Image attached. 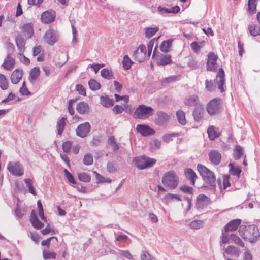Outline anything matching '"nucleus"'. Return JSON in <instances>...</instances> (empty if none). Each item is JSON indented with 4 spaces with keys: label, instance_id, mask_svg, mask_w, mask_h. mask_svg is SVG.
Listing matches in <instances>:
<instances>
[{
    "label": "nucleus",
    "instance_id": "obj_1",
    "mask_svg": "<svg viewBox=\"0 0 260 260\" xmlns=\"http://www.w3.org/2000/svg\"><path fill=\"white\" fill-rule=\"evenodd\" d=\"M239 232L241 236L244 240H247L250 243H255L260 236L258 228L254 225H242L240 227Z\"/></svg>",
    "mask_w": 260,
    "mask_h": 260
},
{
    "label": "nucleus",
    "instance_id": "obj_2",
    "mask_svg": "<svg viewBox=\"0 0 260 260\" xmlns=\"http://www.w3.org/2000/svg\"><path fill=\"white\" fill-rule=\"evenodd\" d=\"M162 182L164 185L171 189L175 188L179 183V179L174 172L171 171L165 173L162 177Z\"/></svg>",
    "mask_w": 260,
    "mask_h": 260
},
{
    "label": "nucleus",
    "instance_id": "obj_3",
    "mask_svg": "<svg viewBox=\"0 0 260 260\" xmlns=\"http://www.w3.org/2000/svg\"><path fill=\"white\" fill-rule=\"evenodd\" d=\"M197 170L206 183L210 184L212 186H214L216 178L213 172L200 164L197 166Z\"/></svg>",
    "mask_w": 260,
    "mask_h": 260
},
{
    "label": "nucleus",
    "instance_id": "obj_4",
    "mask_svg": "<svg viewBox=\"0 0 260 260\" xmlns=\"http://www.w3.org/2000/svg\"><path fill=\"white\" fill-rule=\"evenodd\" d=\"M133 163L140 170L149 168L156 162V159L146 156L135 157L133 159Z\"/></svg>",
    "mask_w": 260,
    "mask_h": 260
},
{
    "label": "nucleus",
    "instance_id": "obj_5",
    "mask_svg": "<svg viewBox=\"0 0 260 260\" xmlns=\"http://www.w3.org/2000/svg\"><path fill=\"white\" fill-rule=\"evenodd\" d=\"M153 109L144 105H139L135 110L134 117L135 118L145 119L151 116L153 113Z\"/></svg>",
    "mask_w": 260,
    "mask_h": 260
},
{
    "label": "nucleus",
    "instance_id": "obj_6",
    "mask_svg": "<svg viewBox=\"0 0 260 260\" xmlns=\"http://www.w3.org/2000/svg\"><path fill=\"white\" fill-rule=\"evenodd\" d=\"M221 107V100L219 98L211 100L207 105V110L211 115H214L220 112Z\"/></svg>",
    "mask_w": 260,
    "mask_h": 260
},
{
    "label": "nucleus",
    "instance_id": "obj_7",
    "mask_svg": "<svg viewBox=\"0 0 260 260\" xmlns=\"http://www.w3.org/2000/svg\"><path fill=\"white\" fill-rule=\"evenodd\" d=\"M7 169L11 174L14 176H21L24 174L23 168L18 161L9 162Z\"/></svg>",
    "mask_w": 260,
    "mask_h": 260
},
{
    "label": "nucleus",
    "instance_id": "obj_8",
    "mask_svg": "<svg viewBox=\"0 0 260 260\" xmlns=\"http://www.w3.org/2000/svg\"><path fill=\"white\" fill-rule=\"evenodd\" d=\"M156 46L155 47L152 54V58L156 60V63L159 66L170 64L172 63L171 56L170 55L156 54Z\"/></svg>",
    "mask_w": 260,
    "mask_h": 260
},
{
    "label": "nucleus",
    "instance_id": "obj_9",
    "mask_svg": "<svg viewBox=\"0 0 260 260\" xmlns=\"http://www.w3.org/2000/svg\"><path fill=\"white\" fill-rule=\"evenodd\" d=\"M45 43L50 46L53 45L58 40V35L56 31L50 29L46 31L43 37Z\"/></svg>",
    "mask_w": 260,
    "mask_h": 260
},
{
    "label": "nucleus",
    "instance_id": "obj_10",
    "mask_svg": "<svg viewBox=\"0 0 260 260\" xmlns=\"http://www.w3.org/2000/svg\"><path fill=\"white\" fill-rule=\"evenodd\" d=\"M146 55V48L144 45H140L133 54L135 60L139 62L144 61Z\"/></svg>",
    "mask_w": 260,
    "mask_h": 260
},
{
    "label": "nucleus",
    "instance_id": "obj_11",
    "mask_svg": "<svg viewBox=\"0 0 260 260\" xmlns=\"http://www.w3.org/2000/svg\"><path fill=\"white\" fill-rule=\"evenodd\" d=\"M90 129V123L88 122H85L78 126L76 130V134L80 137L84 138L89 133Z\"/></svg>",
    "mask_w": 260,
    "mask_h": 260
},
{
    "label": "nucleus",
    "instance_id": "obj_12",
    "mask_svg": "<svg viewBox=\"0 0 260 260\" xmlns=\"http://www.w3.org/2000/svg\"><path fill=\"white\" fill-rule=\"evenodd\" d=\"M208 60L207 62V69L208 71H214L217 68L216 61L217 56L213 53L210 52L208 55Z\"/></svg>",
    "mask_w": 260,
    "mask_h": 260
},
{
    "label": "nucleus",
    "instance_id": "obj_13",
    "mask_svg": "<svg viewBox=\"0 0 260 260\" xmlns=\"http://www.w3.org/2000/svg\"><path fill=\"white\" fill-rule=\"evenodd\" d=\"M56 13L53 10H47L44 12L41 16V20L44 23H49L53 22L55 18Z\"/></svg>",
    "mask_w": 260,
    "mask_h": 260
},
{
    "label": "nucleus",
    "instance_id": "obj_14",
    "mask_svg": "<svg viewBox=\"0 0 260 260\" xmlns=\"http://www.w3.org/2000/svg\"><path fill=\"white\" fill-rule=\"evenodd\" d=\"M15 64L14 56L11 54H8L4 59L2 67L6 70L11 71L13 69Z\"/></svg>",
    "mask_w": 260,
    "mask_h": 260
},
{
    "label": "nucleus",
    "instance_id": "obj_15",
    "mask_svg": "<svg viewBox=\"0 0 260 260\" xmlns=\"http://www.w3.org/2000/svg\"><path fill=\"white\" fill-rule=\"evenodd\" d=\"M23 71L21 69H15L11 74L10 80L12 84H17L22 79L23 75Z\"/></svg>",
    "mask_w": 260,
    "mask_h": 260
},
{
    "label": "nucleus",
    "instance_id": "obj_16",
    "mask_svg": "<svg viewBox=\"0 0 260 260\" xmlns=\"http://www.w3.org/2000/svg\"><path fill=\"white\" fill-rule=\"evenodd\" d=\"M224 72L222 68H220L216 75V82L218 89L221 93L224 91L223 85L225 83Z\"/></svg>",
    "mask_w": 260,
    "mask_h": 260
},
{
    "label": "nucleus",
    "instance_id": "obj_17",
    "mask_svg": "<svg viewBox=\"0 0 260 260\" xmlns=\"http://www.w3.org/2000/svg\"><path fill=\"white\" fill-rule=\"evenodd\" d=\"M136 130L143 136L153 135L155 133V131L150 126L144 124H138L137 126Z\"/></svg>",
    "mask_w": 260,
    "mask_h": 260
},
{
    "label": "nucleus",
    "instance_id": "obj_18",
    "mask_svg": "<svg viewBox=\"0 0 260 260\" xmlns=\"http://www.w3.org/2000/svg\"><path fill=\"white\" fill-rule=\"evenodd\" d=\"M209 203V199L207 196L201 194H199L196 200V206L197 208L202 209L207 206Z\"/></svg>",
    "mask_w": 260,
    "mask_h": 260
},
{
    "label": "nucleus",
    "instance_id": "obj_19",
    "mask_svg": "<svg viewBox=\"0 0 260 260\" xmlns=\"http://www.w3.org/2000/svg\"><path fill=\"white\" fill-rule=\"evenodd\" d=\"M209 160L210 162L215 165H218L221 160V154L216 150H211L209 153Z\"/></svg>",
    "mask_w": 260,
    "mask_h": 260
},
{
    "label": "nucleus",
    "instance_id": "obj_20",
    "mask_svg": "<svg viewBox=\"0 0 260 260\" xmlns=\"http://www.w3.org/2000/svg\"><path fill=\"white\" fill-rule=\"evenodd\" d=\"M30 221L32 226L37 229H41L44 226V224L38 220L36 211L35 210H32L31 211Z\"/></svg>",
    "mask_w": 260,
    "mask_h": 260
},
{
    "label": "nucleus",
    "instance_id": "obj_21",
    "mask_svg": "<svg viewBox=\"0 0 260 260\" xmlns=\"http://www.w3.org/2000/svg\"><path fill=\"white\" fill-rule=\"evenodd\" d=\"M157 116L156 123L158 125H164L169 118V116L167 113L161 111L157 113Z\"/></svg>",
    "mask_w": 260,
    "mask_h": 260
},
{
    "label": "nucleus",
    "instance_id": "obj_22",
    "mask_svg": "<svg viewBox=\"0 0 260 260\" xmlns=\"http://www.w3.org/2000/svg\"><path fill=\"white\" fill-rule=\"evenodd\" d=\"M76 109L80 114H88L89 112V106L87 103L83 101L77 105Z\"/></svg>",
    "mask_w": 260,
    "mask_h": 260
},
{
    "label": "nucleus",
    "instance_id": "obj_23",
    "mask_svg": "<svg viewBox=\"0 0 260 260\" xmlns=\"http://www.w3.org/2000/svg\"><path fill=\"white\" fill-rule=\"evenodd\" d=\"M40 74V70L38 67H35L31 70L28 79L31 84H34L35 83L37 79L39 76Z\"/></svg>",
    "mask_w": 260,
    "mask_h": 260
},
{
    "label": "nucleus",
    "instance_id": "obj_24",
    "mask_svg": "<svg viewBox=\"0 0 260 260\" xmlns=\"http://www.w3.org/2000/svg\"><path fill=\"white\" fill-rule=\"evenodd\" d=\"M15 42L20 52L23 53L25 50V39L21 35H18L16 37Z\"/></svg>",
    "mask_w": 260,
    "mask_h": 260
},
{
    "label": "nucleus",
    "instance_id": "obj_25",
    "mask_svg": "<svg viewBox=\"0 0 260 260\" xmlns=\"http://www.w3.org/2000/svg\"><path fill=\"white\" fill-rule=\"evenodd\" d=\"M199 99L197 95L193 94L185 98L184 101V104L188 106H194L199 102Z\"/></svg>",
    "mask_w": 260,
    "mask_h": 260
},
{
    "label": "nucleus",
    "instance_id": "obj_26",
    "mask_svg": "<svg viewBox=\"0 0 260 260\" xmlns=\"http://www.w3.org/2000/svg\"><path fill=\"white\" fill-rule=\"evenodd\" d=\"M22 31L27 38H30L34 34L33 25L32 23H27L22 27Z\"/></svg>",
    "mask_w": 260,
    "mask_h": 260
},
{
    "label": "nucleus",
    "instance_id": "obj_27",
    "mask_svg": "<svg viewBox=\"0 0 260 260\" xmlns=\"http://www.w3.org/2000/svg\"><path fill=\"white\" fill-rule=\"evenodd\" d=\"M241 223V220L235 219L228 223L224 227L226 232L236 230Z\"/></svg>",
    "mask_w": 260,
    "mask_h": 260
},
{
    "label": "nucleus",
    "instance_id": "obj_28",
    "mask_svg": "<svg viewBox=\"0 0 260 260\" xmlns=\"http://www.w3.org/2000/svg\"><path fill=\"white\" fill-rule=\"evenodd\" d=\"M185 174L186 178L190 181L192 185L194 184L197 176L194 171L191 169H186L185 170Z\"/></svg>",
    "mask_w": 260,
    "mask_h": 260
},
{
    "label": "nucleus",
    "instance_id": "obj_29",
    "mask_svg": "<svg viewBox=\"0 0 260 260\" xmlns=\"http://www.w3.org/2000/svg\"><path fill=\"white\" fill-rule=\"evenodd\" d=\"M248 29L251 36L256 37L260 35V26L256 24L249 25Z\"/></svg>",
    "mask_w": 260,
    "mask_h": 260
},
{
    "label": "nucleus",
    "instance_id": "obj_30",
    "mask_svg": "<svg viewBox=\"0 0 260 260\" xmlns=\"http://www.w3.org/2000/svg\"><path fill=\"white\" fill-rule=\"evenodd\" d=\"M227 254L238 257L240 254V251L238 248L234 246H229L225 250Z\"/></svg>",
    "mask_w": 260,
    "mask_h": 260
},
{
    "label": "nucleus",
    "instance_id": "obj_31",
    "mask_svg": "<svg viewBox=\"0 0 260 260\" xmlns=\"http://www.w3.org/2000/svg\"><path fill=\"white\" fill-rule=\"evenodd\" d=\"M66 120L67 118L64 117H63L60 120H59L57 123L56 127L57 129V133L59 135H61L62 134L66 124Z\"/></svg>",
    "mask_w": 260,
    "mask_h": 260
},
{
    "label": "nucleus",
    "instance_id": "obj_32",
    "mask_svg": "<svg viewBox=\"0 0 260 260\" xmlns=\"http://www.w3.org/2000/svg\"><path fill=\"white\" fill-rule=\"evenodd\" d=\"M172 40L169 39L163 41L160 45V49L163 52H168L169 51L171 47Z\"/></svg>",
    "mask_w": 260,
    "mask_h": 260
},
{
    "label": "nucleus",
    "instance_id": "obj_33",
    "mask_svg": "<svg viewBox=\"0 0 260 260\" xmlns=\"http://www.w3.org/2000/svg\"><path fill=\"white\" fill-rule=\"evenodd\" d=\"M101 104L105 107H110L113 106V100L109 99L107 95L101 96L100 98Z\"/></svg>",
    "mask_w": 260,
    "mask_h": 260
},
{
    "label": "nucleus",
    "instance_id": "obj_34",
    "mask_svg": "<svg viewBox=\"0 0 260 260\" xmlns=\"http://www.w3.org/2000/svg\"><path fill=\"white\" fill-rule=\"evenodd\" d=\"M209 138L210 140H214L219 136V133L215 130V127L213 126H211L209 127L207 131Z\"/></svg>",
    "mask_w": 260,
    "mask_h": 260
},
{
    "label": "nucleus",
    "instance_id": "obj_35",
    "mask_svg": "<svg viewBox=\"0 0 260 260\" xmlns=\"http://www.w3.org/2000/svg\"><path fill=\"white\" fill-rule=\"evenodd\" d=\"M9 83L6 76L0 74V88L3 90H6L8 89Z\"/></svg>",
    "mask_w": 260,
    "mask_h": 260
},
{
    "label": "nucleus",
    "instance_id": "obj_36",
    "mask_svg": "<svg viewBox=\"0 0 260 260\" xmlns=\"http://www.w3.org/2000/svg\"><path fill=\"white\" fill-rule=\"evenodd\" d=\"M176 116L178 121L181 124L184 125L186 123L185 113L182 110H178L176 112Z\"/></svg>",
    "mask_w": 260,
    "mask_h": 260
},
{
    "label": "nucleus",
    "instance_id": "obj_37",
    "mask_svg": "<svg viewBox=\"0 0 260 260\" xmlns=\"http://www.w3.org/2000/svg\"><path fill=\"white\" fill-rule=\"evenodd\" d=\"M122 63L124 69L127 70L131 68L132 64L133 63V62L128 57V56L126 55L123 57V59Z\"/></svg>",
    "mask_w": 260,
    "mask_h": 260
},
{
    "label": "nucleus",
    "instance_id": "obj_38",
    "mask_svg": "<svg viewBox=\"0 0 260 260\" xmlns=\"http://www.w3.org/2000/svg\"><path fill=\"white\" fill-rule=\"evenodd\" d=\"M102 77L106 79L110 80L113 77V73L112 71L108 69H103L101 71Z\"/></svg>",
    "mask_w": 260,
    "mask_h": 260
},
{
    "label": "nucleus",
    "instance_id": "obj_39",
    "mask_svg": "<svg viewBox=\"0 0 260 260\" xmlns=\"http://www.w3.org/2000/svg\"><path fill=\"white\" fill-rule=\"evenodd\" d=\"M108 144L112 148L113 150L115 151L119 149V147L118 144L116 142L114 137L111 136L109 137L108 140Z\"/></svg>",
    "mask_w": 260,
    "mask_h": 260
},
{
    "label": "nucleus",
    "instance_id": "obj_40",
    "mask_svg": "<svg viewBox=\"0 0 260 260\" xmlns=\"http://www.w3.org/2000/svg\"><path fill=\"white\" fill-rule=\"evenodd\" d=\"M159 30L158 27H150L146 29L145 36L148 38L152 37Z\"/></svg>",
    "mask_w": 260,
    "mask_h": 260
},
{
    "label": "nucleus",
    "instance_id": "obj_41",
    "mask_svg": "<svg viewBox=\"0 0 260 260\" xmlns=\"http://www.w3.org/2000/svg\"><path fill=\"white\" fill-rule=\"evenodd\" d=\"M179 136V134L173 133L170 134H167L164 135L162 136V140L166 143H169L170 141H172L174 138L177 137Z\"/></svg>",
    "mask_w": 260,
    "mask_h": 260
},
{
    "label": "nucleus",
    "instance_id": "obj_42",
    "mask_svg": "<svg viewBox=\"0 0 260 260\" xmlns=\"http://www.w3.org/2000/svg\"><path fill=\"white\" fill-rule=\"evenodd\" d=\"M204 42L197 43V42H193L191 43L190 47L193 51L198 54L200 51V49L203 47Z\"/></svg>",
    "mask_w": 260,
    "mask_h": 260
},
{
    "label": "nucleus",
    "instance_id": "obj_43",
    "mask_svg": "<svg viewBox=\"0 0 260 260\" xmlns=\"http://www.w3.org/2000/svg\"><path fill=\"white\" fill-rule=\"evenodd\" d=\"M248 11L251 14H254L256 11V4L255 0H249L248 1Z\"/></svg>",
    "mask_w": 260,
    "mask_h": 260
},
{
    "label": "nucleus",
    "instance_id": "obj_44",
    "mask_svg": "<svg viewBox=\"0 0 260 260\" xmlns=\"http://www.w3.org/2000/svg\"><path fill=\"white\" fill-rule=\"evenodd\" d=\"M233 155L235 159H239L243 155V150L242 147L239 145L236 146Z\"/></svg>",
    "mask_w": 260,
    "mask_h": 260
},
{
    "label": "nucleus",
    "instance_id": "obj_45",
    "mask_svg": "<svg viewBox=\"0 0 260 260\" xmlns=\"http://www.w3.org/2000/svg\"><path fill=\"white\" fill-rule=\"evenodd\" d=\"M88 85L92 90H99L101 87L100 83L94 79L90 80L88 82Z\"/></svg>",
    "mask_w": 260,
    "mask_h": 260
},
{
    "label": "nucleus",
    "instance_id": "obj_46",
    "mask_svg": "<svg viewBox=\"0 0 260 260\" xmlns=\"http://www.w3.org/2000/svg\"><path fill=\"white\" fill-rule=\"evenodd\" d=\"M24 182L26 184V186L28 189L29 192L34 194H36L35 190L32 185V181L30 179L26 178L24 179Z\"/></svg>",
    "mask_w": 260,
    "mask_h": 260
},
{
    "label": "nucleus",
    "instance_id": "obj_47",
    "mask_svg": "<svg viewBox=\"0 0 260 260\" xmlns=\"http://www.w3.org/2000/svg\"><path fill=\"white\" fill-rule=\"evenodd\" d=\"M193 117L196 121H199L203 117V110L199 109L196 108L193 111Z\"/></svg>",
    "mask_w": 260,
    "mask_h": 260
},
{
    "label": "nucleus",
    "instance_id": "obj_48",
    "mask_svg": "<svg viewBox=\"0 0 260 260\" xmlns=\"http://www.w3.org/2000/svg\"><path fill=\"white\" fill-rule=\"evenodd\" d=\"M231 239L237 245L241 247H244V244L242 241L241 239L235 234H231L230 236Z\"/></svg>",
    "mask_w": 260,
    "mask_h": 260
},
{
    "label": "nucleus",
    "instance_id": "obj_49",
    "mask_svg": "<svg viewBox=\"0 0 260 260\" xmlns=\"http://www.w3.org/2000/svg\"><path fill=\"white\" fill-rule=\"evenodd\" d=\"M19 92L22 95L28 96L31 94V92L28 90L26 87V83L25 81L22 83V86L19 89Z\"/></svg>",
    "mask_w": 260,
    "mask_h": 260
},
{
    "label": "nucleus",
    "instance_id": "obj_50",
    "mask_svg": "<svg viewBox=\"0 0 260 260\" xmlns=\"http://www.w3.org/2000/svg\"><path fill=\"white\" fill-rule=\"evenodd\" d=\"M93 159L92 155L90 153H87L84 155L83 161L85 165L88 166L93 163Z\"/></svg>",
    "mask_w": 260,
    "mask_h": 260
},
{
    "label": "nucleus",
    "instance_id": "obj_51",
    "mask_svg": "<svg viewBox=\"0 0 260 260\" xmlns=\"http://www.w3.org/2000/svg\"><path fill=\"white\" fill-rule=\"evenodd\" d=\"M230 172L233 175L239 176L241 172V170L238 167H234L231 163L229 165Z\"/></svg>",
    "mask_w": 260,
    "mask_h": 260
},
{
    "label": "nucleus",
    "instance_id": "obj_52",
    "mask_svg": "<svg viewBox=\"0 0 260 260\" xmlns=\"http://www.w3.org/2000/svg\"><path fill=\"white\" fill-rule=\"evenodd\" d=\"M43 258L45 259H55L56 258V254L54 252L44 251L43 252Z\"/></svg>",
    "mask_w": 260,
    "mask_h": 260
},
{
    "label": "nucleus",
    "instance_id": "obj_53",
    "mask_svg": "<svg viewBox=\"0 0 260 260\" xmlns=\"http://www.w3.org/2000/svg\"><path fill=\"white\" fill-rule=\"evenodd\" d=\"M79 179L84 182H88L90 180V177L85 173H81L78 174Z\"/></svg>",
    "mask_w": 260,
    "mask_h": 260
},
{
    "label": "nucleus",
    "instance_id": "obj_54",
    "mask_svg": "<svg viewBox=\"0 0 260 260\" xmlns=\"http://www.w3.org/2000/svg\"><path fill=\"white\" fill-rule=\"evenodd\" d=\"M72 143L71 141H67L62 143V149L67 153L70 152Z\"/></svg>",
    "mask_w": 260,
    "mask_h": 260
},
{
    "label": "nucleus",
    "instance_id": "obj_55",
    "mask_svg": "<svg viewBox=\"0 0 260 260\" xmlns=\"http://www.w3.org/2000/svg\"><path fill=\"white\" fill-rule=\"evenodd\" d=\"M164 200L166 201H171L174 200H176L178 201H181V199L179 196L176 194H172V193H168L167 194L165 197Z\"/></svg>",
    "mask_w": 260,
    "mask_h": 260
},
{
    "label": "nucleus",
    "instance_id": "obj_56",
    "mask_svg": "<svg viewBox=\"0 0 260 260\" xmlns=\"http://www.w3.org/2000/svg\"><path fill=\"white\" fill-rule=\"evenodd\" d=\"M141 260H156V259L152 257L146 251H143L141 254Z\"/></svg>",
    "mask_w": 260,
    "mask_h": 260
},
{
    "label": "nucleus",
    "instance_id": "obj_57",
    "mask_svg": "<svg viewBox=\"0 0 260 260\" xmlns=\"http://www.w3.org/2000/svg\"><path fill=\"white\" fill-rule=\"evenodd\" d=\"M157 39L154 38L151 40L147 44V56L149 57L151 54L152 50L154 45V41H157Z\"/></svg>",
    "mask_w": 260,
    "mask_h": 260
},
{
    "label": "nucleus",
    "instance_id": "obj_58",
    "mask_svg": "<svg viewBox=\"0 0 260 260\" xmlns=\"http://www.w3.org/2000/svg\"><path fill=\"white\" fill-rule=\"evenodd\" d=\"M119 254L120 255L123 256L125 257L126 258L129 259V260H133V257L132 255L130 253V252L128 250H118Z\"/></svg>",
    "mask_w": 260,
    "mask_h": 260
},
{
    "label": "nucleus",
    "instance_id": "obj_59",
    "mask_svg": "<svg viewBox=\"0 0 260 260\" xmlns=\"http://www.w3.org/2000/svg\"><path fill=\"white\" fill-rule=\"evenodd\" d=\"M150 145L152 149H157L160 147L161 142L157 139H154L150 142Z\"/></svg>",
    "mask_w": 260,
    "mask_h": 260
},
{
    "label": "nucleus",
    "instance_id": "obj_60",
    "mask_svg": "<svg viewBox=\"0 0 260 260\" xmlns=\"http://www.w3.org/2000/svg\"><path fill=\"white\" fill-rule=\"evenodd\" d=\"M190 226L193 229H199L202 227L203 222L201 220H194L190 222Z\"/></svg>",
    "mask_w": 260,
    "mask_h": 260
},
{
    "label": "nucleus",
    "instance_id": "obj_61",
    "mask_svg": "<svg viewBox=\"0 0 260 260\" xmlns=\"http://www.w3.org/2000/svg\"><path fill=\"white\" fill-rule=\"evenodd\" d=\"M19 56H18V57L19 58L20 61L22 63L27 65L30 63L29 59L25 57L23 54V53H21V52H19Z\"/></svg>",
    "mask_w": 260,
    "mask_h": 260
},
{
    "label": "nucleus",
    "instance_id": "obj_62",
    "mask_svg": "<svg viewBox=\"0 0 260 260\" xmlns=\"http://www.w3.org/2000/svg\"><path fill=\"white\" fill-rule=\"evenodd\" d=\"M205 88L208 91H213L215 89V86L213 85L211 81L206 80Z\"/></svg>",
    "mask_w": 260,
    "mask_h": 260
},
{
    "label": "nucleus",
    "instance_id": "obj_63",
    "mask_svg": "<svg viewBox=\"0 0 260 260\" xmlns=\"http://www.w3.org/2000/svg\"><path fill=\"white\" fill-rule=\"evenodd\" d=\"M63 172L64 173L66 177L67 178V179L70 183L73 184L76 183L75 180L73 175L67 169H64Z\"/></svg>",
    "mask_w": 260,
    "mask_h": 260
},
{
    "label": "nucleus",
    "instance_id": "obj_64",
    "mask_svg": "<svg viewBox=\"0 0 260 260\" xmlns=\"http://www.w3.org/2000/svg\"><path fill=\"white\" fill-rule=\"evenodd\" d=\"M76 89L80 95H86V91L85 88L81 84H77L76 86Z\"/></svg>",
    "mask_w": 260,
    "mask_h": 260
}]
</instances>
